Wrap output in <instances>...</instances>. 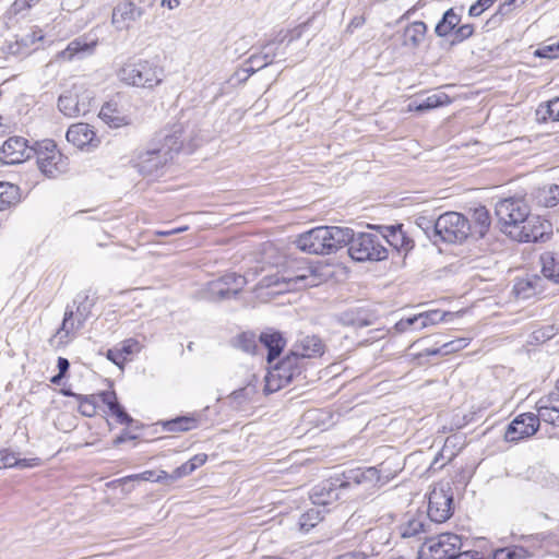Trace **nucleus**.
<instances>
[{
  "label": "nucleus",
  "instance_id": "obj_4",
  "mask_svg": "<svg viewBox=\"0 0 559 559\" xmlns=\"http://www.w3.org/2000/svg\"><path fill=\"white\" fill-rule=\"evenodd\" d=\"M155 0H120L112 9L111 24L117 31H128L142 20L153 16Z\"/></svg>",
  "mask_w": 559,
  "mask_h": 559
},
{
  "label": "nucleus",
  "instance_id": "obj_8",
  "mask_svg": "<svg viewBox=\"0 0 559 559\" xmlns=\"http://www.w3.org/2000/svg\"><path fill=\"white\" fill-rule=\"evenodd\" d=\"M463 546L462 537L454 533H441L427 538L418 550L417 559H452Z\"/></svg>",
  "mask_w": 559,
  "mask_h": 559
},
{
  "label": "nucleus",
  "instance_id": "obj_53",
  "mask_svg": "<svg viewBox=\"0 0 559 559\" xmlns=\"http://www.w3.org/2000/svg\"><path fill=\"white\" fill-rule=\"evenodd\" d=\"M99 118L108 123L110 127H119L121 124L122 119L119 117H114L111 115V106L109 104L102 107L99 111Z\"/></svg>",
  "mask_w": 559,
  "mask_h": 559
},
{
  "label": "nucleus",
  "instance_id": "obj_6",
  "mask_svg": "<svg viewBox=\"0 0 559 559\" xmlns=\"http://www.w3.org/2000/svg\"><path fill=\"white\" fill-rule=\"evenodd\" d=\"M163 71L146 60L124 63L118 71L121 82L144 88H152L162 82Z\"/></svg>",
  "mask_w": 559,
  "mask_h": 559
},
{
  "label": "nucleus",
  "instance_id": "obj_22",
  "mask_svg": "<svg viewBox=\"0 0 559 559\" xmlns=\"http://www.w3.org/2000/svg\"><path fill=\"white\" fill-rule=\"evenodd\" d=\"M535 408L543 421L559 427V390L542 396Z\"/></svg>",
  "mask_w": 559,
  "mask_h": 559
},
{
  "label": "nucleus",
  "instance_id": "obj_42",
  "mask_svg": "<svg viewBox=\"0 0 559 559\" xmlns=\"http://www.w3.org/2000/svg\"><path fill=\"white\" fill-rule=\"evenodd\" d=\"M530 556V552L525 548L513 546L495 550L492 559H527Z\"/></svg>",
  "mask_w": 559,
  "mask_h": 559
},
{
  "label": "nucleus",
  "instance_id": "obj_23",
  "mask_svg": "<svg viewBox=\"0 0 559 559\" xmlns=\"http://www.w3.org/2000/svg\"><path fill=\"white\" fill-rule=\"evenodd\" d=\"M168 160L169 158L162 154L156 146L150 144L146 151L139 153L136 167L143 175H153Z\"/></svg>",
  "mask_w": 559,
  "mask_h": 559
},
{
  "label": "nucleus",
  "instance_id": "obj_38",
  "mask_svg": "<svg viewBox=\"0 0 559 559\" xmlns=\"http://www.w3.org/2000/svg\"><path fill=\"white\" fill-rule=\"evenodd\" d=\"M73 304L76 305V311L74 314L78 318V325H83L91 314L94 300L90 299L87 293H80L73 300Z\"/></svg>",
  "mask_w": 559,
  "mask_h": 559
},
{
  "label": "nucleus",
  "instance_id": "obj_12",
  "mask_svg": "<svg viewBox=\"0 0 559 559\" xmlns=\"http://www.w3.org/2000/svg\"><path fill=\"white\" fill-rule=\"evenodd\" d=\"M453 512V492L450 485L435 487L428 498L427 516L430 522H445Z\"/></svg>",
  "mask_w": 559,
  "mask_h": 559
},
{
  "label": "nucleus",
  "instance_id": "obj_43",
  "mask_svg": "<svg viewBox=\"0 0 559 559\" xmlns=\"http://www.w3.org/2000/svg\"><path fill=\"white\" fill-rule=\"evenodd\" d=\"M450 103L449 96L444 93L433 94L426 97L421 103L415 106V110L423 112Z\"/></svg>",
  "mask_w": 559,
  "mask_h": 559
},
{
  "label": "nucleus",
  "instance_id": "obj_39",
  "mask_svg": "<svg viewBox=\"0 0 559 559\" xmlns=\"http://www.w3.org/2000/svg\"><path fill=\"white\" fill-rule=\"evenodd\" d=\"M424 532H426V518L423 514L409 519L400 527V534L403 538L415 537Z\"/></svg>",
  "mask_w": 559,
  "mask_h": 559
},
{
  "label": "nucleus",
  "instance_id": "obj_50",
  "mask_svg": "<svg viewBox=\"0 0 559 559\" xmlns=\"http://www.w3.org/2000/svg\"><path fill=\"white\" fill-rule=\"evenodd\" d=\"M536 57L556 59L559 57V40L551 44H543L534 52Z\"/></svg>",
  "mask_w": 559,
  "mask_h": 559
},
{
  "label": "nucleus",
  "instance_id": "obj_1",
  "mask_svg": "<svg viewBox=\"0 0 559 559\" xmlns=\"http://www.w3.org/2000/svg\"><path fill=\"white\" fill-rule=\"evenodd\" d=\"M349 227L318 226L298 236L295 243L309 254L328 255L345 247Z\"/></svg>",
  "mask_w": 559,
  "mask_h": 559
},
{
  "label": "nucleus",
  "instance_id": "obj_49",
  "mask_svg": "<svg viewBox=\"0 0 559 559\" xmlns=\"http://www.w3.org/2000/svg\"><path fill=\"white\" fill-rule=\"evenodd\" d=\"M16 465L23 467L32 466L26 460H17L13 453L8 452L7 450L0 451V468H8Z\"/></svg>",
  "mask_w": 559,
  "mask_h": 559
},
{
  "label": "nucleus",
  "instance_id": "obj_59",
  "mask_svg": "<svg viewBox=\"0 0 559 559\" xmlns=\"http://www.w3.org/2000/svg\"><path fill=\"white\" fill-rule=\"evenodd\" d=\"M452 559H484V557L476 550H457Z\"/></svg>",
  "mask_w": 559,
  "mask_h": 559
},
{
  "label": "nucleus",
  "instance_id": "obj_47",
  "mask_svg": "<svg viewBox=\"0 0 559 559\" xmlns=\"http://www.w3.org/2000/svg\"><path fill=\"white\" fill-rule=\"evenodd\" d=\"M236 346L248 354H255L258 348L257 336L253 333L245 332L237 336Z\"/></svg>",
  "mask_w": 559,
  "mask_h": 559
},
{
  "label": "nucleus",
  "instance_id": "obj_57",
  "mask_svg": "<svg viewBox=\"0 0 559 559\" xmlns=\"http://www.w3.org/2000/svg\"><path fill=\"white\" fill-rule=\"evenodd\" d=\"M4 51L10 55H25L27 53L24 49V46L22 45L21 38L17 37L14 43H7L4 47Z\"/></svg>",
  "mask_w": 559,
  "mask_h": 559
},
{
  "label": "nucleus",
  "instance_id": "obj_28",
  "mask_svg": "<svg viewBox=\"0 0 559 559\" xmlns=\"http://www.w3.org/2000/svg\"><path fill=\"white\" fill-rule=\"evenodd\" d=\"M259 343L267 349V362L280 357L285 347V340L280 332H263L259 336Z\"/></svg>",
  "mask_w": 559,
  "mask_h": 559
},
{
  "label": "nucleus",
  "instance_id": "obj_24",
  "mask_svg": "<svg viewBox=\"0 0 559 559\" xmlns=\"http://www.w3.org/2000/svg\"><path fill=\"white\" fill-rule=\"evenodd\" d=\"M281 43L270 41L264 45L259 53L252 55L247 61L243 68L245 72L253 74L254 72L271 64L276 56L278 55V48Z\"/></svg>",
  "mask_w": 559,
  "mask_h": 559
},
{
  "label": "nucleus",
  "instance_id": "obj_35",
  "mask_svg": "<svg viewBox=\"0 0 559 559\" xmlns=\"http://www.w3.org/2000/svg\"><path fill=\"white\" fill-rule=\"evenodd\" d=\"M20 201V188L13 183L0 181V211Z\"/></svg>",
  "mask_w": 559,
  "mask_h": 559
},
{
  "label": "nucleus",
  "instance_id": "obj_13",
  "mask_svg": "<svg viewBox=\"0 0 559 559\" xmlns=\"http://www.w3.org/2000/svg\"><path fill=\"white\" fill-rule=\"evenodd\" d=\"M552 234V225L540 216H530L520 229L509 230V235L520 242H544Z\"/></svg>",
  "mask_w": 559,
  "mask_h": 559
},
{
  "label": "nucleus",
  "instance_id": "obj_29",
  "mask_svg": "<svg viewBox=\"0 0 559 559\" xmlns=\"http://www.w3.org/2000/svg\"><path fill=\"white\" fill-rule=\"evenodd\" d=\"M97 396L110 411L111 415L116 417L119 424L130 425L133 418L124 411L117 400L115 391H103Z\"/></svg>",
  "mask_w": 559,
  "mask_h": 559
},
{
  "label": "nucleus",
  "instance_id": "obj_44",
  "mask_svg": "<svg viewBox=\"0 0 559 559\" xmlns=\"http://www.w3.org/2000/svg\"><path fill=\"white\" fill-rule=\"evenodd\" d=\"M416 225L424 231L427 238L436 245L435 229L438 223V217L427 215H418L415 219Z\"/></svg>",
  "mask_w": 559,
  "mask_h": 559
},
{
  "label": "nucleus",
  "instance_id": "obj_58",
  "mask_svg": "<svg viewBox=\"0 0 559 559\" xmlns=\"http://www.w3.org/2000/svg\"><path fill=\"white\" fill-rule=\"evenodd\" d=\"M419 317H409L407 319H402L395 324V329L399 332H405L408 329H411L413 325L417 324L419 322Z\"/></svg>",
  "mask_w": 559,
  "mask_h": 559
},
{
  "label": "nucleus",
  "instance_id": "obj_31",
  "mask_svg": "<svg viewBox=\"0 0 559 559\" xmlns=\"http://www.w3.org/2000/svg\"><path fill=\"white\" fill-rule=\"evenodd\" d=\"M533 198L539 206H556L559 203V186L552 183L539 187L533 193Z\"/></svg>",
  "mask_w": 559,
  "mask_h": 559
},
{
  "label": "nucleus",
  "instance_id": "obj_48",
  "mask_svg": "<svg viewBox=\"0 0 559 559\" xmlns=\"http://www.w3.org/2000/svg\"><path fill=\"white\" fill-rule=\"evenodd\" d=\"M79 411L83 416L92 417L97 411L96 395H79Z\"/></svg>",
  "mask_w": 559,
  "mask_h": 559
},
{
  "label": "nucleus",
  "instance_id": "obj_20",
  "mask_svg": "<svg viewBox=\"0 0 559 559\" xmlns=\"http://www.w3.org/2000/svg\"><path fill=\"white\" fill-rule=\"evenodd\" d=\"M380 228L382 229L380 237L383 238V243H389L403 257H406L413 250L415 246L414 240L406 235L402 225L381 226Z\"/></svg>",
  "mask_w": 559,
  "mask_h": 559
},
{
  "label": "nucleus",
  "instance_id": "obj_56",
  "mask_svg": "<svg viewBox=\"0 0 559 559\" xmlns=\"http://www.w3.org/2000/svg\"><path fill=\"white\" fill-rule=\"evenodd\" d=\"M554 328L547 326L545 329L536 330L532 333V338L536 342H545L554 336Z\"/></svg>",
  "mask_w": 559,
  "mask_h": 559
},
{
  "label": "nucleus",
  "instance_id": "obj_61",
  "mask_svg": "<svg viewBox=\"0 0 559 559\" xmlns=\"http://www.w3.org/2000/svg\"><path fill=\"white\" fill-rule=\"evenodd\" d=\"M39 1L40 0H15V2L13 3L14 12L17 13L24 9H29Z\"/></svg>",
  "mask_w": 559,
  "mask_h": 559
},
{
  "label": "nucleus",
  "instance_id": "obj_2",
  "mask_svg": "<svg viewBox=\"0 0 559 559\" xmlns=\"http://www.w3.org/2000/svg\"><path fill=\"white\" fill-rule=\"evenodd\" d=\"M322 278L318 269L302 264L289 267L282 273L266 276L262 280L263 286L276 287L277 293L284 290H298L318 286Z\"/></svg>",
  "mask_w": 559,
  "mask_h": 559
},
{
  "label": "nucleus",
  "instance_id": "obj_60",
  "mask_svg": "<svg viewBox=\"0 0 559 559\" xmlns=\"http://www.w3.org/2000/svg\"><path fill=\"white\" fill-rule=\"evenodd\" d=\"M547 111L549 118L559 120V97L548 102Z\"/></svg>",
  "mask_w": 559,
  "mask_h": 559
},
{
  "label": "nucleus",
  "instance_id": "obj_63",
  "mask_svg": "<svg viewBox=\"0 0 559 559\" xmlns=\"http://www.w3.org/2000/svg\"><path fill=\"white\" fill-rule=\"evenodd\" d=\"M207 460V455L204 453L195 454L193 457L189 460L194 471L202 466Z\"/></svg>",
  "mask_w": 559,
  "mask_h": 559
},
{
  "label": "nucleus",
  "instance_id": "obj_21",
  "mask_svg": "<svg viewBox=\"0 0 559 559\" xmlns=\"http://www.w3.org/2000/svg\"><path fill=\"white\" fill-rule=\"evenodd\" d=\"M341 478L328 479L314 486L310 492V499L316 506H328L340 499V490L345 489L340 486Z\"/></svg>",
  "mask_w": 559,
  "mask_h": 559
},
{
  "label": "nucleus",
  "instance_id": "obj_3",
  "mask_svg": "<svg viewBox=\"0 0 559 559\" xmlns=\"http://www.w3.org/2000/svg\"><path fill=\"white\" fill-rule=\"evenodd\" d=\"M349 257L358 262L382 261L388 258V249L383 245V238L376 233H355L349 228L348 239Z\"/></svg>",
  "mask_w": 559,
  "mask_h": 559
},
{
  "label": "nucleus",
  "instance_id": "obj_15",
  "mask_svg": "<svg viewBox=\"0 0 559 559\" xmlns=\"http://www.w3.org/2000/svg\"><path fill=\"white\" fill-rule=\"evenodd\" d=\"M247 284L243 275L228 273L207 284V298L212 301L236 298Z\"/></svg>",
  "mask_w": 559,
  "mask_h": 559
},
{
  "label": "nucleus",
  "instance_id": "obj_55",
  "mask_svg": "<svg viewBox=\"0 0 559 559\" xmlns=\"http://www.w3.org/2000/svg\"><path fill=\"white\" fill-rule=\"evenodd\" d=\"M193 472H194V468L192 467L191 463L189 461H187L186 463H183L182 465H180L173 472L170 479L176 480L181 477L188 476Z\"/></svg>",
  "mask_w": 559,
  "mask_h": 559
},
{
  "label": "nucleus",
  "instance_id": "obj_64",
  "mask_svg": "<svg viewBox=\"0 0 559 559\" xmlns=\"http://www.w3.org/2000/svg\"><path fill=\"white\" fill-rule=\"evenodd\" d=\"M332 559H365L364 555H361L357 549L353 551H348L342 555H338Z\"/></svg>",
  "mask_w": 559,
  "mask_h": 559
},
{
  "label": "nucleus",
  "instance_id": "obj_14",
  "mask_svg": "<svg viewBox=\"0 0 559 559\" xmlns=\"http://www.w3.org/2000/svg\"><path fill=\"white\" fill-rule=\"evenodd\" d=\"M185 127L181 122H174L166 124L157 131L152 139L151 145H154L158 151L173 158V153H178L183 144Z\"/></svg>",
  "mask_w": 559,
  "mask_h": 559
},
{
  "label": "nucleus",
  "instance_id": "obj_34",
  "mask_svg": "<svg viewBox=\"0 0 559 559\" xmlns=\"http://www.w3.org/2000/svg\"><path fill=\"white\" fill-rule=\"evenodd\" d=\"M473 222L472 234L477 238H483L487 234L490 227V215L488 210L485 206L476 207L473 211Z\"/></svg>",
  "mask_w": 559,
  "mask_h": 559
},
{
  "label": "nucleus",
  "instance_id": "obj_18",
  "mask_svg": "<svg viewBox=\"0 0 559 559\" xmlns=\"http://www.w3.org/2000/svg\"><path fill=\"white\" fill-rule=\"evenodd\" d=\"M82 86L73 85L59 96L58 108L67 117L84 116L90 111V97L80 98Z\"/></svg>",
  "mask_w": 559,
  "mask_h": 559
},
{
  "label": "nucleus",
  "instance_id": "obj_7",
  "mask_svg": "<svg viewBox=\"0 0 559 559\" xmlns=\"http://www.w3.org/2000/svg\"><path fill=\"white\" fill-rule=\"evenodd\" d=\"M389 479L390 475L384 474V463H381L378 467H357L344 472L340 486H344L345 489L361 488L369 491L386 484Z\"/></svg>",
  "mask_w": 559,
  "mask_h": 559
},
{
  "label": "nucleus",
  "instance_id": "obj_52",
  "mask_svg": "<svg viewBox=\"0 0 559 559\" xmlns=\"http://www.w3.org/2000/svg\"><path fill=\"white\" fill-rule=\"evenodd\" d=\"M474 25L473 24H464L459 27L453 33L452 44L462 43L465 39L469 38L474 34Z\"/></svg>",
  "mask_w": 559,
  "mask_h": 559
},
{
  "label": "nucleus",
  "instance_id": "obj_40",
  "mask_svg": "<svg viewBox=\"0 0 559 559\" xmlns=\"http://www.w3.org/2000/svg\"><path fill=\"white\" fill-rule=\"evenodd\" d=\"M95 44H88L83 38H76L69 43L68 47L60 52V58L71 61L76 55L91 52Z\"/></svg>",
  "mask_w": 559,
  "mask_h": 559
},
{
  "label": "nucleus",
  "instance_id": "obj_17",
  "mask_svg": "<svg viewBox=\"0 0 559 559\" xmlns=\"http://www.w3.org/2000/svg\"><path fill=\"white\" fill-rule=\"evenodd\" d=\"M540 420L538 413H524L516 416L507 427L504 432L506 441L516 442L534 436L539 428Z\"/></svg>",
  "mask_w": 559,
  "mask_h": 559
},
{
  "label": "nucleus",
  "instance_id": "obj_30",
  "mask_svg": "<svg viewBox=\"0 0 559 559\" xmlns=\"http://www.w3.org/2000/svg\"><path fill=\"white\" fill-rule=\"evenodd\" d=\"M427 29V24L423 21L411 23L404 29L403 45L412 48L419 47L426 36Z\"/></svg>",
  "mask_w": 559,
  "mask_h": 559
},
{
  "label": "nucleus",
  "instance_id": "obj_25",
  "mask_svg": "<svg viewBox=\"0 0 559 559\" xmlns=\"http://www.w3.org/2000/svg\"><path fill=\"white\" fill-rule=\"evenodd\" d=\"M290 353L304 362L306 358L322 356L324 353V345L318 336L308 335L298 341Z\"/></svg>",
  "mask_w": 559,
  "mask_h": 559
},
{
  "label": "nucleus",
  "instance_id": "obj_10",
  "mask_svg": "<svg viewBox=\"0 0 559 559\" xmlns=\"http://www.w3.org/2000/svg\"><path fill=\"white\" fill-rule=\"evenodd\" d=\"M496 216L501 224V230L520 229L530 214V206L523 199L509 198L496 204Z\"/></svg>",
  "mask_w": 559,
  "mask_h": 559
},
{
  "label": "nucleus",
  "instance_id": "obj_51",
  "mask_svg": "<svg viewBox=\"0 0 559 559\" xmlns=\"http://www.w3.org/2000/svg\"><path fill=\"white\" fill-rule=\"evenodd\" d=\"M20 38L24 49L28 52V49L37 41H40L44 38V35L41 29H32L29 33L20 36Z\"/></svg>",
  "mask_w": 559,
  "mask_h": 559
},
{
  "label": "nucleus",
  "instance_id": "obj_26",
  "mask_svg": "<svg viewBox=\"0 0 559 559\" xmlns=\"http://www.w3.org/2000/svg\"><path fill=\"white\" fill-rule=\"evenodd\" d=\"M95 136L91 126L84 122L72 124L66 134L67 141L79 148H83L85 145H96Z\"/></svg>",
  "mask_w": 559,
  "mask_h": 559
},
{
  "label": "nucleus",
  "instance_id": "obj_62",
  "mask_svg": "<svg viewBox=\"0 0 559 559\" xmlns=\"http://www.w3.org/2000/svg\"><path fill=\"white\" fill-rule=\"evenodd\" d=\"M107 358L116 365H120L126 359L121 352L115 349H108Z\"/></svg>",
  "mask_w": 559,
  "mask_h": 559
},
{
  "label": "nucleus",
  "instance_id": "obj_33",
  "mask_svg": "<svg viewBox=\"0 0 559 559\" xmlns=\"http://www.w3.org/2000/svg\"><path fill=\"white\" fill-rule=\"evenodd\" d=\"M461 22V16L451 8L443 13L442 19L437 23L435 33L439 37H445L453 34Z\"/></svg>",
  "mask_w": 559,
  "mask_h": 559
},
{
  "label": "nucleus",
  "instance_id": "obj_36",
  "mask_svg": "<svg viewBox=\"0 0 559 559\" xmlns=\"http://www.w3.org/2000/svg\"><path fill=\"white\" fill-rule=\"evenodd\" d=\"M199 426V418L191 416H179L164 424L165 430L169 432L189 431Z\"/></svg>",
  "mask_w": 559,
  "mask_h": 559
},
{
  "label": "nucleus",
  "instance_id": "obj_19",
  "mask_svg": "<svg viewBox=\"0 0 559 559\" xmlns=\"http://www.w3.org/2000/svg\"><path fill=\"white\" fill-rule=\"evenodd\" d=\"M31 151L34 148L27 146L24 138L11 136L0 148V160L8 165L20 164L29 158Z\"/></svg>",
  "mask_w": 559,
  "mask_h": 559
},
{
  "label": "nucleus",
  "instance_id": "obj_32",
  "mask_svg": "<svg viewBox=\"0 0 559 559\" xmlns=\"http://www.w3.org/2000/svg\"><path fill=\"white\" fill-rule=\"evenodd\" d=\"M258 393L257 385L252 382H249L243 388L235 390L228 396L229 404L235 409H240L248 403H250L255 394Z\"/></svg>",
  "mask_w": 559,
  "mask_h": 559
},
{
  "label": "nucleus",
  "instance_id": "obj_46",
  "mask_svg": "<svg viewBox=\"0 0 559 559\" xmlns=\"http://www.w3.org/2000/svg\"><path fill=\"white\" fill-rule=\"evenodd\" d=\"M82 326L83 325H78V318L74 314V310L68 306L64 311L62 324L60 329L57 331V334L64 333V336H68L70 335V333H72L75 330H79Z\"/></svg>",
  "mask_w": 559,
  "mask_h": 559
},
{
  "label": "nucleus",
  "instance_id": "obj_37",
  "mask_svg": "<svg viewBox=\"0 0 559 559\" xmlns=\"http://www.w3.org/2000/svg\"><path fill=\"white\" fill-rule=\"evenodd\" d=\"M539 282L538 276L519 280L513 286V293L520 299H528L537 293Z\"/></svg>",
  "mask_w": 559,
  "mask_h": 559
},
{
  "label": "nucleus",
  "instance_id": "obj_9",
  "mask_svg": "<svg viewBox=\"0 0 559 559\" xmlns=\"http://www.w3.org/2000/svg\"><path fill=\"white\" fill-rule=\"evenodd\" d=\"M36 164L39 170L49 178H55L68 168V157L58 148L52 140L37 142L34 147Z\"/></svg>",
  "mask_w": 559,
  "mask_h": 559
},
{
  "label": "nucleus",
  "instance_id": "obj_45",
  "mask_svg": "<svg viewBox=\"0 0 559 559\" xmlns=\"http://www.w3.org/2000/svg\"><path fill=\"white\" fill-rule=\"evenodd\" d=\"M323 520L322 512L319 509L311 508L301 514L299 519L300 528L305 532H308L312 527H314L318 523Z\"/></svg>",
  "mask_w": 559,
  "mask_h": 559
},
{
  "label": "nucleus",
  "instance_id": "obj_27",
  "mask_svg": "<svg viewBox=\"0 0 559 559\" xmlns=\"http://www.w3.org/2000/svg\"><path fill=\"white\" fill-rule=\"evenodd\" d=\"M374 316L369 310L361 307L349 308L338 316V321L343 325L365 328L373 323Z\"/></svg>",
  "mask_w": 559,
  "mask_h": 559
},
{
  "label": "nucleus",
  "instance_id": "obj_11",
  "mask_svg": "<svg viewBox=\"0 0 559 559\" xmlns=\"http://www.w3.org/2000/svg\"><path fill=\"white\" fill-rule=\"evenodd\" d=\"M304 371V362L289 353L281 361H278L273 371L270 372L265 391H276L296 379L300 378Z\"/></svg>",
  "mask_w": 559,
  "mask_h": 559
},
{
  "label": "nucleus",
  "instance_id": "obj_16",
  "mask_svg": "<svg viewBox=\"0 0 559 559\" xmlns=\"http://www.w3.org/2000/svg\"><path fill=\"white\" fill-rule=\"evenodd\" d=\"M391 532L388 527L376 526L365 531L358 537V551L365 559L381 555L391 540Z\"/></svg>",
  "mask_w": 559,
  "mask_h": 559
},
{
  "label": "nucleus",
  "instance_id": "obj_5",
  "mask_svg": "<svg viewBox=\"0 0 559 559\" xmlns=\"http://www.w3.org/2000/svg\"><path fill=\"white\" fill-rule=\"evenodd\" d=\"M436 228V245L439 242L463 243L472 234L471 222L459 212H445L439 215Z\"/></svg>",
  "mask_w": 559,
  "mask_h": 559
},
{
  "label": "nucleus",
  "instance_id": "obj_54",
  "mask_svg": "<svg viewBox=\"0 0 559 559\" xmlns=\"http://www.w3.org/2000/svg\"><path fill=\"white\" fill-rule=\"evenodd\" d=\"M418 317L420 319H419V322H418L419 324H418L417 329H424V328L428 326L429 324H435L442 319V316L440 314L439 311L421 313Z\"/></svg>",
  "mask_w": 559,
  "mask_h": 559
},
{
  "label": "nucleus",
  "instance_id": "obj_41",
  "mask_svg": "<svg viewBox=\"0 0 559 559\" xmlns=\"http://www.w3.org/2000/svg\"><path fill=\"white\" fill-rule=\"evenodd\" d=\"M542 273L555 283H559V262L551 253H544L540 257Z\"/></svg>",
  "mask_w": 559,
  "mask_h": 559
}]
</instances>
